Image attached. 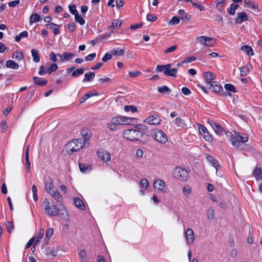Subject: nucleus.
<instances>
[{
    "label": "nucleus",
    "instance_id": "obj_42",
    "mask_svg": "<svg viewBox=\"0 0 262 262\" xmlns=\"http://www.w3.org/2000/svg\"><path fill=\"white\" fill-rule=\"evenodd\" d=\"M98 94L96 92H95L94 93L90 92V93L84 94L83 96V97H82V99L83 100V101H84L92 96H98Z\"/></svg>",
    "mask_w": 262,
    "mask_h": 262
},
{
    "label": "nucleus",
    "instance_id": "obj_21",
    "mask_svg": "<svg viewBox=\"0 0 262 262\" xmlns=\"http://www.w3.org/2000/svg\"><path fill=\"white\" fill-rule=\"evenodd\" d=\"M237 15V17L235 19L236 24H241L243 21L248 20V15L245 12L238 13Z\"/></svg>",
    "mask_w": 262,
    "mask_h": 262
},
{
    "label": "nucleus",
    "instance_id": "obj_30",
    "mask_svg": "<svg viewBox=\"0 0 262 262\" xmlns=\"http://www.w3.org/2000/svg\"><path fill=\"white\" fill-rule=\"evenodd\" d=\"M47 27L52 30L53 33L55 35L58 34L59 33V25L55 24L53 23L48 24L47 25Z\"/></svg>",
    "mask_w": 262,
    "mask_h": 262
},
{
    "label": "nucleus",
    "instance_id": "obj_44",
    "mask_svg": "<svg viewBox=\"0 0 262 262\" xmlns=\"http://www.w3.org/2000/svg\"><path fill=\"white\" fill-rule=\"evenodd\" d=\"M75 16V19L76 22L78 23L80 25H83L85 24V20L79 15L76 14Z\"/></svg>",
    "mask_w": 262,
    "mask_h": 262
},
{
    "label": "nucleus",
    "instance_id": "obj_56",
    "mask_svg": "<svg viewBox=\"0 0 262 262\" xmlns=\"http://www.w3.org/2000/svg\"><path fill=\"white\" fill-rule=\"evenodd\" d=\"M169 91V89L167 86L165 85L159 87L158 88V91L159 93H167Z\"/></svg>",
    "mask_w": 262,
    "mask_h": 262
},
{
    "label": "nucleus",
    "instance_id": "obj_54",
    "mask_svg": "<svg viewBox=\"0 0 262 262\" xmlns=\"http://www.w3.org/2000/svg\"><path fill=\"white\" fill-rule=\"evenodd\" d=\"M224 87L225 89L227 91L232 92H235V89L234 86L231 84H226Z\"/></svg>",
    "mask_w": 262,
    "mask_h": 262
},
{
    "label": "nucleus",
    "instance_id": "obj_23",
    "mask_svg": "<svg viewBox=\"0 0 262 262\" xmlns=\"http://www.w3.org/2000/svg\"><path fill=\"white\" fill-rule=\"evenodd\" d=\"M253 174L257 181L262 180V169L257 166L253 171Z\"/></svg>",
    "mask_w": 262,
    "mask_h": 262
},
{
    "label": "nucleus",
    "instance_id": "obj_14",
    "mask_svg": "<svg viewBox=\"0 0 262 262\" xmlns=\"http://www.w3.org/2000/svg\"><path fill=\"white\" fill-rule=\"evenodd\" d=\"M154 187L158 189L159 191L165 192L167 188L165 183L161 179H157L154 182Z\"/></svg>",
    "mask_w": 262,
    "mask_h": 262
},
{
    "label": "nucleus",
    "instance_id": "obj_63",
    "mask_svg": "<svg viewBox=\"0 0 262 262\" xmlns=\"http://www.w3.org/2000/svg\"><path fill=\"white\" fill-rule=\"evenodd\" d=\"M147 19L150 21H154L157 19V16L152 14H148L147 15Z\"/></svg>",
    "mask_w": 262,
    "mask_h": 262
},
{
    "label": "nucleus",
    "instance_id": "obj_55",
    "mask_svg": "<svg viewBox=\"0 0 262 262\" xmlns=\"http://www.w3.org/2000/svg\"><path fill=\"white\" fill-rule=\"evenodd\" d=\"M177 48H178V46H177V45L172 46L166 49L165 50L164 53H169L173 52L175 50H176Z\"/></svg>",
    "mask_w": 262,
    "mask_h": 262
},
{
    "label": "nucleus",
    "instance_id": "obj_28",
    "mask_svg": "<svg viewBox=\"0 0 262 262\" xmlns=\"http://www.w3.org/2000/svg\"><path fill=\"white\" fill-rule=\"evenodd\" d=\"M52 197L55 199L57 202L61 203L63 201V198L59 193V191L56 189L53 192L50 194Z\"/></svg>",
    "mask_w": 262,
    "mask_h": 262
},
{
    "label": "nucleus",
    "instance_id": "obj_9",
    "mask_svg": "<svg viewBox=\"0 0 262 262\" xmlns=\"http://www.w3.org/2000/svg\"><path fill=\"white\" fill-rule=\"evenodd\" d=\"M209 124L211 126L216 134L219 136H222L224 134H227L223 127L217 122H214L212 120L208 121Z\"/></svg>",
    "mask_w": 262,
    "mask_h": 262
},
{
    "label": "nucleus",
    "instance_id": "obj_22",
    "mask_svg": "<svg viewBox=\"0 0 262 262\" xmlns=\"http://www.w3.org/2000/svg\"><path fill=\"white\" fill-rule=\"evenodd\" d=\"M170 67L171 64H169V67L166 68L165 71L164 75L176 77L177 76V69L176 68L170 69Z\"/></svg>",
    "mask_w": 262,
    "mask_h": 262
},
{
    "label": "nucleus",
    "instance_id": "obj_5",
    "mask_svg": "<svg viewBox=\"0 0 262 262\" xmlns=\"http://www.w3.org/2000/svg\"><path fill=\"white\" fill-rule=\"evenodd\" d=\"M172 174L175 178L183 182L186 181L188 178V172L180 166H177L173 169Z\"/></svg>",
    "mask_w": 262,
    "mask_h": 262
},
{
    "label": "nucleus",
    "instance_id": "obj_29",
    "mask_svg": "<svg viewBox=\"0 0 262 262\" xmlns=\"http://www.w3.org/2000/svg\"><path fill=\"white\" fill-rule=\"evenodd\" d=\"M73 203L74 205L77 207L78 208L84 210V205L83 202L78 198H74L73 199Z\"/></svg>",
    "mask_w": 262,
    "mask_h": 262
},
{
    "label": "nucleus",
    "instance_id": "obj_31",
    "mask_svg": "<svg viewBox=\"0 0 262 262\" xmlns=\"http://www.w3.org/2000/svg\"><path fill=\"white\" fill-rule=\"evenodd\" d=\"M241 50L245 52L249 56H253L254 55L253 49L249 46H243L241 48Z\"/></svg>",
    "mask_w": 262,
    "mask_h": 262
},
{
    "label": "nucleus",
    "instance_id": "obj_34",
    "mask_svg": "<svg viewBox=\"0 0 262 262\" xmlns=\"http://www.w3.org/2000/svg\"><path fill=\"white\" fill-rule=\"evenodd\" d=\"M33 81L35 84L39 85H45L47 83L46 80H42L41 78L38 77H34L33 78Z\"/></svg>",
    "mask_w": 262,
    "mask_h": 262
},
{
    "label": "nucleus",
    "instance_id": "obj_8",
    "mask_svg": "<svg viewBox=\"0 0 262 262\" xmlns=\"http://www.w3.org/2000/svg\"><path fill=\"white\" fill-rule=\"evenodd\" d=\"M196 40L200 45L207 47H212L215 43L214 38L205 36H200L196 37Z\"/></svg>",
    "mask_w": 262,
    "mask_h": 262
},
{
    "label": "nucleus",
    "instance_id": "obj_6",
    "mask_svg": "<svg viewBox=\"0 0 262 262\" xmlns=\"http://www.w3.org/2000/svg\"><path fill=\"white\" fill-rule=\"evenodd\" d=\"M46 214L50 216H56L59 213V209L55 205H50V202L46 200L42 202Z\"/></svg>",
    "mask_w": 262,
    "mask_h": 262
},
{
    "label": "nucleus",
    "instance_id": "obj_51",
    "mask_svg": "<svg viewBox=\"0 0 262 262\" xmlns=\"http://www.w3.org/2000/svg\"><path fill=\"white\" fill-rule=\"evenodd\" d=\"M169 67V64H167L165 65L162 66H157L156 67V69L158 72H163L164 74H165V71L166 70V68Z\"/></svg>",
    "mask_w": 262,
    "mask_h": 262
},
{
    "label": "nucleus",
    "instance_id": "obj_50",
    "mask_svg": "<svg viewBox=\"0 0 262 262\" xmlns=\"http://www.w3.org/2000/svg\"><path fill=\"white\" fill-rule=\"evenodd\" d=\"M57 68L58 66L55 63H53L48 69V70L46 71V73H48V74H50L53 72L56 71L57 69Z\"/></svg>",
    "mask_w": 262,
    "mask_h": 262
},
{
    "label": "nucleus",
    "instance_id": "obj_52",
    "mask_svg": "<svg viewBox=\"0 0 262 262\" xmlns=\"http://www.w3.org/2000/svg\"><path fill=\"white\" fill-rule=\"evenodd\" d=\"M53 234V229L52 228H50L47 230L46 234V238L45 239V241H48L50 238L52 236Z\"/></svg>",
    "mask_w": 262,
    "mask_h": 262
},
{
    "label": "nucleus",
    "instance_id": "obj_17",
    "mask_svg": "<svg viewBox=\"0 0 262 262\" xmlns=\"http://www.w3.org/2000/svg\"><path fill=\"white\" fill-rule=\"evenodd\" d=\"M57 56L60 58L61 62H64L71 60L74 57L75 55L72 53L66 52L62 54H58Z\"/></svg>",
    "mask_w": 262,
    "mask_h": 262
},
{
    "label": "nucleus",
    "instance_id": "obj_27",
    "mask_svg": "<svg viewBox=\"0 0 262 262\" xmlns=\"http://www.w3.org/2000/svg\"><path fill=\"white\" fill-rule=\"evenodd\" d=\"M95 76V74L93 72H89L84 74L83 82H90L93 80Z\"/></svg>",
    "mask_w": 262,
    "mask_h": 262
},
{
    "label": "nucleus",
    "instance_id": "obj_60",
    "mask_svg": "<svg viewBox=\"0 0 262 262\" xmlns=\"http://www.w3.org/2000/svg\"><path fill=\"white\" fill-rule=\"evenodd\" d=\"M6 226L7 228L8 231L9 233H11L14 228V226H13V223L12 222H8L6 223Z\"/></svg>",
    "mask_w": 262,
    "mask_h": 262
},
{
    "label": "nucleus",
    "instance_id": "obj_38",
    "mask_svg": "<svg viewBox=\"0 0 262 262\" xmlns=\"http://www.w3.org/2000/svg\"><path fill=\"white\" fill-rule=\"evenodd\" d=\"M137 107L136 106L133 105H125L124 106V110L126 112H130L133 113L137 112Z\"/></svg>",
    "mask_w": 262,
    "mask_h": 262
},
{
    "label": "nucleus",
    "instance_id": "obj_41",
    "mask_svg": "<svg viewBox=\"0 0 262 262\" xmlns=\"http://www.w3.org/2000/svg\"><path fill=\"white\" fill-rule=\"evenodd\" d=\"M124 53V50L120 48H115L111 50L112 54L114 55L120 56Z\"/></svg>",
    "mask_w": 262,
    "mask_h": 262
},
{
    "label": "nucleus",
    "instance_id": "obj_59",
    "mask_svg": "<svg viewBox=\"0 0 262 262\" xmlns=\"http://www.w3.org/2000/svg\"><path fill=\"white\" fill-rule=\"evenodd\" d=\"M196 59V57L194 56H191L188 58H186L184 60L181 61V63H190L191 61H194Z\"/></svg>",
    "mask_w": 262,
    "mask_h": 262
},
{
    "label": "nucleus",
    "instance_id": "obj_13",
    "mask_svg": "<svg viewBox=\"0 0 262 262\" xmlns=\"http://www.w3.org/2000/svg\"><path fill=\"white\" fill-rule=\"evenodd\" d=\"M44 186L45 191L49 194L57 189L54 186L53 181L51 179L46 180L45 182Z\"/></svg>",
    "mask_w": 262,
    "mask_h": 262
},
{
    "label": "nucleus",
    "instance_id": "obj_49",
    "mask_svg": "<svg viewBox=\"0 0 262 262\" xmlns=\"http://www.w3.org/2000/svg\"><path fill=\"white\" fill-rule=\"evenodd\" d=\"M69 9L70 12L73 15H75L76 14H78V12L76 10V7L75 5H69Z\"/></svg>",
    "mask_w": 262,
    "mask_h": 262
},
{
    "label": "nucleus",
    "instance_id": "obj_12",
    "mask_svg": "<svg viewBox=\"0 0 262 262\" xmlns=\"http://www.w3.org/2000/svg\"><path fill=\"white\" fill-rule=\"evenodd\" d=\"M186 243L187 245H192L195 240L194 232L192 229L187 228L185 233Z\"/></svg>",
    "mask_w": 262,
    "mask_h": 262
},
{
    "label": "nucleus",
    "instance_id": "obj_45",
    "mask_svg": "<svg viewBox=\"0 0 262 262\" xmlns=\"http://www.w3.org/2000/svg\"><path fill=\"white\" fill-rule=\"evenodd\" d=\"M57 253V250L54 247H49L47 249V254L48 255H52L53 256H55L56 255Z\"/></svg>",
    "mask_w": 262,
    "mask_h": 262
},
{
    "label": "nucleus",
    "instance_id": "obj_24",
    "mask_svg": "<svg viewBox=\"0 0 262 262\" xmlns=\"http://www.w3.org/2000/svg\"><path fill=\"white\" fill-rule=\"evenodd\" d=\"M206 160L215 168L216 174L217 175V168L220 165L217 160L214 159L212 157L209 156L206 157Z\"/></svg>",
    "mask_w": 262,
    "mask_h": 262
},
{
    "label": "nucleus",
    "instance_id": "obj_20",
    "mask_svg": "<svg viewBox=\"0 0 262 262\" xmlns=\"http://www.w3.org/2000/svg\"><path fill=\"white\" fill-rule=\"evenodd\" d=\"M204 78L205 80L207 85L212 82L211 80L215 79V75L211 72H206L203 74Z\"/></svg>",
    "mask_w": 262,
    "mask_h": 262
},
{
    "label": "nucleus",
    "instance_id": "obj_53",
    "mask_svg": "<svg viewBox=\"0 0 262 262\" xmlns=\"http://www.w3.org/2000/svg\"><path fill=\"white\" fill-rule=\"evenodd\" d=\"M180 23V19L177 16H173L169 22L170 25H177Z\"/></svg>",
    "mask_w": 262,
    "mask_h": 262
},
{
    "label": "nucleus",
    "instance_id": "obj_7",
    "mask_svg": "<svg viewBox=\"0 0 262 262\" xmlns=\"http://www.w3.org/2000/svg\"><path fill=\"white\" fill-rule=\"evenodd\" d=\"M151 136L156 141L161 144H165L168 141L166 134L159 129H156L152 130Z\"/></svg>",
    "mask_w": 262,
    "mask_h": 262
},
{
    "label": "nucleus",
    "instance_id": "obj_48",
    "mask_svg": "<svg viewBox=\"0 0 262 262\" xmlns=\"http://www.w3.org/2000/svg\"><path fill=\"white\" fill-rule=\"evenodd\" d=\"M149 182L146 179H143L140 181V187L141 188H146L148 186Z\"/></svg>",
    "mask_w": 262,
    "mask_h": 262
},
{
    "label": "nucleus",
    "instance_id": "obj_26",
    "mask_svg": "<svg viewBox=\"0 0 262 262\" xmlns=\"http://www.w3.org/2000/svg\"><path fill=\"white\" fill-rule=\"evenodd\" d=\"M121 25V21L120 19L114 20L112 25L108 27V29L113 32V29L119 28Z\"/></svg>",
    "mask_w": 262,
    "mask_h": 262
},
{
    "label": "nucleus",
    "instance_id": "obj_64",
    "mask_svg": "<svg viewBox=\"0 0 262 262\" xmlns=\"http://www.w3.org/2000/svg\"><path fill=\"white\" fill-rule=\"evenodd\" d=\"M111 36V33H106L104 34H102L101 35L99 36V38L100 40H103L106 38H108Z\"/></svg>",
    "mask_w": 262,
    "mask_h": 262
},
{
    "label": "nucleus",
    "instance_id": "obj_2",
    "mask_svg": "<svg viewBox=\"0 0 262 262\" xmlns=\"http://www.w3.org/2000/svg\"><path fill=\"white\" fill-rule=\"evenodd\" d=\"M89 142L85 139L82 141L80 139H74L69 142L66 145V150L69 154H72L73 152L79 150L84 146H88Z\"/></svg>",
    "mask_w": 262,
    "mask_h": 262
},
{
    "label": "nucleus",
    "instance_id": "obj_4",
    "mask_svg": "<svg viewBox=\"0 0 262 262\" xmlns=\"http://www.w3.org/2000/svg\"><path fill=\"white\" fill-rule=\"evenodd\" d=\"M143 136V133L140 131L134 129H126L122 134L123 137L129 141L139 140Z\"/></svg>",
    "mask_w": 262,
    "mask_h": 262
},
{
    "label": "nucleus",
    "instance_id": "obj_10",
    "mask_svg": "<svg viewBox=\"0 0 262 262\" xmlns=\"http://www.w3.org/2000/svg\"><path fill=\"white\" fill-rule=\"evenodd\" d=\"M161 119L159 116L157 114H152L147 117L144 121V122L150 125H158L160 124Z\"/></svg>",
    "mask_w": 262,
    "mask_h": 262
},
{
    "label": "nucleus",
    "instance_id": "obj_3",
    "mask_svg": "<svg viewBox=\"0 0 262 262\" xmlns=\"http://www.w3.org/2000/svg\"><path fill=\"white\" fill-rule=\"evenodd\" d=\"M230 134L231 136L229 140L231 145L235 148H239L248 140V137L247 135L242 136L239 133L235 131H233Z\"/></svg>",
    "mask_w": 262,
    "mask_h": 262
},
{
    "label": "nucleus",
    "instance_id": "obj_58",
    "mask_svg": "<svg viewBox=\"0 0 262 262\" xmlns=\"http://www.w3.org/2000/svg\"><path fill=\"white\" fill-rule=\"evenodd\" d=\"M112 57V53H106L104 56L102 58V60L103 62H106L107 60L111 59Z\"/></svg>",
    "mask_w": 262,
    "mask_h": 262
},
{
    "label": "nucleus",
    "instance_id": "obj_39",
    "mask_svg": "<svg viewBox=\"0 0 262 262\" xmlns=\"http://www.w3.org/2000/svg\"><path fill=\"white\" fill-rule=\"evenodd\" d=\"M238 7V5L232 4L230 7L227 9V12L229 14L233 15L235 14V10L237 9Z\"/></svg>",
    "mask_w": 262,
    "mask_h": 262
},
{
    "label": "nucleus",
    "instance_id": "obj_37",
    "mask_svg": "<svg viewBox=\"0 0 262 262\" xmlns=\"http://www.w3.org/2000/svg\"><path fill=\"white\" fill-rule=\"evenodd\" d=\"M191 192V188L188 185H185L182 189V193L183 195L186 197H188Z\"/></svg>",
    "mask_w": 262,
    "mask_h": 262
},
{
    "label": "nucleus",
    "instance_id": "obj_19",
    "mask_svg": "<svg viewBox=\"0 0 262 262\" xmlns=\"http://www.w3.org/2000/svg\"><path fill=\"white\" fill-rule=\"evenodd\" d=\"M244 3L247 8L252 10L254 12L256 13H258L259 12L258 5L254 4L251 2L250 0H244Z\"/></svg>",
    "mask_w": 262,
    "mask_h": 262
},
{
    "label": "nucleus",
    "instance_id": "obj_46",
    "mask_svg": "<svg viewBox=\"0 0 262 262\" xmlns=\"http://www.w3.org/2000/svg\"><path fill=\"white\" fill-rule=\"evenodd\" d=\"M12 58L14 59L20 60L23 58V54L21 52H16L13 53Z\"/></svg>",
    "mask_w": 262,
    "mask_h": 262
},
{
    "label": "nucleus",
    "instance_id": "obj_25",
    "mask_svg": "<svg viewBox=\"0 0 262 262\" xmlns=\"http://www.w3.org/2000/svg\"><path fill=\"white\" fill-rule=\"evenodd\" d=\"M6 67L7 68L16 70L19 68V64L13 60H9L6 62Z\"/></svg>",
    "mask_w": 262,
    "mask_h": 262
},
{
    "label": "nucleus",
    "instance_id": "obj_36",
    "mask_svg": "<svg viewBox=\"0 0 262 262\" xmlns=\"http://www.w3.org/2000/svg\"><path fill=\"white\" fill-rule=\"evenodd\" d=\"M79 258L81 262H88L86 252L84 250L81 249L79 252Z\"/></svg>",
    "mask_w": 262,
    "mask_h": 262
},
{
    "label": "nucleus",
    "instance_id": "obj_1",
    "mask_svg": "<svg viewBox=\"0 0 262 262\" xmlns=\"http://www.w3.org/2000/svg\"><path fill=\"white\" fill-rule=\"evenodd\" d=\"M135 119V118H134L118 115L113 117L111 119L110 121L107 124V127L111 131H116L120 125L132 124Z\"/></svg>",
    "mask_w": 262,
    "mask_h": 262
},
{
    "label": "nucleus",
    "instance_id": "obj_35",
    "mask_svg": "<svg viewBox=\"0 0 262 262\" xmlns=\"http://www.w3.org/2000/svg\"><path fill=\"white\" fill-rule=\"evenodd\" d=\"M31 55L33 58V61L35 62H38L40 60V56L38 53L36 49H33L31 50Z\"/></svg>",
    "mask_w": 262,
    "mask_h": 262
},
{
    "label": "nucleus",
    "instance_id": "obj_62",
    "mask_svg": "<svg viewBox=\"0 0 262 262\" xmlns=\"http://www.w3.org/2000/svg\"><path fill=\"white\" fill-rule=\"evenodd\" d=\"M128 74L130 77L134 78L141 75V73L140 71H137L135 72H129Z\"/></svg>",
    "mask_w": 262,
    "mask_h": 262
},
{
    "label": "nucleus",
    "instance_id": "obj_32",
    "mask_svg": "<svg viewBox=\"0 0 262 262\" xmlns=\"http://www.w3.org/2000/svg\"><path fill=\"white\" fill-rule=\"evenodd\" d=\"M40 20V16L36 13H34V14H32L30 16V19H29V23L30 25H32L33 23H35L39 21Z\"/></svg>",
    "mask_w": 262,
    "mask_h": 262
},
{
    "label": "nucleus",
    "instance_id": "obj_15",
    "mask_svg": "<svg viewBox=\"0 0 262 262\" xmlns=\"http://www.w3.org/2000/svg\"><path fill=\"white\" fill-rule=\"evenodd\" d=\"M97 156L104 162H107L110 161L111 156L110 154L104 150H99L97 152Z\"/></svg>",
    "mask_w": 262,
    "mask_h": 262
},
{
    "label": "nucleus",
    "instance_id": "obj_33",
    "mask_svg": "<svg viewBox=\"0 0 262 262\" xmlns=\"http://www.w3.org/2000/svg\"><path fill=\"white\" fill-rule=\"evenodd\" d=\"M251 69V66L250 65H247L243 67L240 69L241 75L243 76L247 75L249 73Z\"/></svg>",
    "mask_w": 262,
    "mask_h": 262
},
{
    "label": "nucleus",
    "instance_id": "obj_47",
    "mask_svg": "<svg viewBox=\"0 0 262 262\" xmlns=\"http://www.w3.org/2000/svg\"><path fill=\"white\" fill-rule=\"evenodd\" d=\"M84 73V70L83 69H78L74 71L72 74V76L73 77H77L79 75L82 74Z\"/></svg>",
    "mask_w": 262,
    "mask_h": 262
},
{
    "label": "nucleus",
    "instance_id": "obj_40",
    "mask_svg": "<svg viewBox=\"0 0 262 262\" xmlns=\"http://www.w3.org/2000/svg\"><path fill=\"white\" fill-rule=\"evenodd\" d=\"M207 218L209 220L212 221L215 219V215H214V210L210 208L207 211Z\"/></svg>",
    "mask_w": 262,
    "mask_h": 262
},
{
    "label": "nucleus",
    "instance_id": "obj_16",
    "mask_svg": "<svg viewBox=\"0 0 262 262\" xmlns=\"http://www.w3.org/2000/svg\"><path fill=\"white\" fill-rule=\"evenodd\" d=\"M207 86L211 91L216 93H219L221 91H223L222 86L216 81H212V82L209 83Z\"/></svg>",
    "mask_w": 262,
    "mask_h": 262
},
{
    "label": "nucleus",
    "instance_id": "obj_57",
    "mask_svg": "<svg viewBox=\"0 0 262 262\" xmlns=\"http://www.w3.org/2000/svg\"><path fill=\"white\" fill-rule=\"evenodd\" d=\"M26 159V165L27 166V170L28 172H29L31 170V164L29 160V155L27 154V156L25 157Z\"/></svg>",
    "mask_w": 262,
    "mask_h": 262
},
{
    "label": "nucleus",
    "instance_id": "obj_18",
    "mask_svg": "<svg viewBox=\"0 0 262 262\" xmlns=\"http://www.w3.org/2000/svg\"><path fill=\"white\" fill-rule=\"evenodd\" d=\"M173 123L174 125L179 128H183L186 126V124L183 119L180 117H176V119L173 121Z\"/></svg>",
    "mask_w": 262,
    "mask_h": 262
},
{
    "label": "nucleus",
    "instance_id": "obj_11",
    "mask_svg": "<svg viewBox=\"0 0 262 262\" xmlns=\"http://www.w3.org/2000/svg\"><path fill=\"white\" fill-rule=\"evenodd\" d=\"M198 129L200 134L203 138L208 142H211L212 140L211 135L208 132L207 128L204 126L198 124Z\"/></svg>",
    "mask_w": 262,
    "mask_h": 262
},
{
    "label": "nucleus",
    "instance_id": "obj_43",
    "mask_svg": "<svg viewBox=\"0 0 262 262\" xmlns=\"http://www.w3.org/2000/svg\"><path fill=\"white\" fill-rule=\"evenodd\" d=\"M178 14L181 16V18L182 19H189L190 17V16L186 14L183 10H180L178 11Z\"/></svg>",
    "mask_w": 262,
    "mask_h": 262
},
{
    "label": "nucleus",
    "instance_id": "obj_61",
    "mask_svg": "<svg viewBox=\"0 0 262 262\" xmlns=\"http://www.w3.org/2000/svg\"><path fill=\"white\" fill-rule=\"evenodd\" d=\"M143 151L141 149H138L137 150L136 152V157L137 158L139 159H141L143 156Z\"/></svg>",
    "mask_w": 262,
    "mask_h": 262
}]
</instances>
